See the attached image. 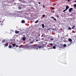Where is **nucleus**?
I'll use <instances>...</instances> for the list:
<instances>
[{
  "instance_id": "nucleus-5",
  "label": "nucleus",
  "mask_w": 76,
  "mask_h": 76,
  "mask_svg": "<svg viewBox=\"0 0 76 76\" xmlns=\"http://www.w3.org/2000/svg\"><path fill=\"white\" fill-rule=\"evenodd\" d=\"M6 40L5 39H3L2 40V43H4L5 42Z\"/></svg>"
},
{
  "instance_id": "nucleus-23",
  "label": "nucleus",
  "mask_w": 76,
  "mask_h": 76,
  "mask_svg": "<svg viewBox=\"0 0 76 76\" xmlns=\"http://www.w3.org/2000/svg\"><path fill=\"white\" fill-rule=\"evenodd\" d=\"M42 17H45V15H42Z\"/></svg>"
},
{
  "instance_id": "nucleus-38",
  "label": "nucleus",
  "mask_w": 76,
  "mask_h": 76,
  "mask_svg": "<svg viewBox=\"0 0 76 76\" xmlns=\"http://www.w3.org/2000/svg\"><path fill=\"white\" fill-rule=\"evenodd\" d=\"M74 2H76V1H75Z\"/></svg>"
},
{
  "instance_id": "nucleus-41",
  "label": "nucleus",
  "mask_w": 76,
  "mask_h": 76,
  "mask_svg": "<svg viewBox=\"0 0 76 76\" xmlns=\"http://www.w3.org/2000/svg\"><path fill=\"white\" fill-rule=\"evenodd\" d=\"M42 37H43V35H42Z\"/></svg>"
},
{
  "instance_id": "nucleus-1",
  "label": "nucleus",
  "mask_w": 76,
  "mask_h": 76,
  "mask_svg": "<svg viewBox=\"0 0 76 76\" xmlns=\"http://www.w3.org/2000/svg\"><path fill=\"white\" fill-rule=\"evenodd\" d=\"M46 42H41L39 43V44L37 47H35L34 48L35 49L37 50L38 49V48H42V46H44Z\"/></svg>"
},
{
  "instance_id": "nucleus-35",
  "label": "nucleus",
  "mask_w": 76,
  "mask_h": 76,
  "mask_svg": "<svg viewBox=\"0 0 76 76\" xmlns=\"http://www.w3.org/2000/svg\"><path fill=\"white\" fill-rule=\"evenodd\" d=\"M43 7L44 8V7H45V5H43Z\"/></svg>"
},
{
  "instance_id": "nucleus-31",
  "label": "nucleus",
  "mask_w": 76,
  "mask_h": 76,
  "mask_svg": "<svg viewBox=\"0 0 76 76\" xmlns=\"http://www.w3.org/2000/svg\"><path fill=\"white\" fill-rule=\"evenodd\" d=\"M19 48H21V47H20V46H19Z\"/></svg>"
},
{
  "instance_id": "nucleus-29",
  "label": "nucleus",
  "mask_w": 76,
  "mask_h": 76,
  "mask_svg": "<svg viewBox=\"0 0 76 76\" xmlns=\"http://www.w3.org/2000/svg\"><path fill=\"white\" fill-rule=\"evenodd\" d=\"M70 1V0H68L67 1H68V2H69V1Z\"/></svg>"
},
{
  "instance_id": "nucleus-22",
  "label": "nucleus",
  "mask_w": 76,
  "mask_h": 76,
  "mask_svg": "<svg viewBox=\"0 0 76 76\" xmlns=\"http://www.w3.org/2000/svg\"><path fill=\"white\" fill-rule=\"evenodd\" d=\"M53 19H54V20H55V21H56V19H55V18H54Z\"/></svg>"
},
{
  "instance_id": "nucleus-26",
  "label": "nucleus",
  "mask_w": 76,
  "mask_h": 76,
  "mask_svg": "<svg viewBox=\"0 0 76 76\" xmlns=\"http://www.w3.org/2000/svg\"><path fill=\"white\" fill-rule=\"evenodd\" d=\"M56 17H57V18H59V16H58V15H57V16H56Z\"/></svg>"
},
{
  "instance_id": "nucleus-33",
  "label": "nucleus",
  "mask_w": 76,
  "mask_h": 76,
  "mask_svg": "<svg viewBox=\"0 0 76 76\" xmlns=\"http://www.w3.org/2000/svg\"><path fill=\"white\" fill-rule=\"evenodd\" d=\"M15 40V39H11V41H13V40Z\"/></svg>"
},
{
  "instance_id": "nucleus-28",
  "label": "nucleus",
  "mask_w": 76,
  "mask_h": 76,
  "mask_svg": "<svg viewBox=\"0 0 76 76\" xmlns=\"http://www.w3.org/2000/svg\"><path fill=\"white\" fill-rule=\"evenodd\" d=\"M50 40H51V41H53V39H50Z\"/></svg>"
},
{
  "instance_id": "nucleus-11",
  "label": "nucleus",
  "mask_w": 76,
  "mask_h": 76,
  "mask_svg": "<svg viewBox=\"0 0 76 76\" xmlns=\"http://www.w3.org/2000/svg\"><path fill=\"white\" fill-rule=\"evenodd\" d=\"M12 47V45H9L8 46L9 48H11Z\"/></svg>"
},
{
  "instance_id": "nucleus-39",
  "label": "nucleus",
  "mask_w": 76,
  "mask_h": 76,
  "mask_svg": "<svg viewBox=\"0 0 76 76\" xmlns=\"http://www.w3.org/2000/svg\"><path fill=\"white\" fill-rule=\"evenodd\" d=\"M48 30H49L50 29H48Z\"/></svg>"
},
{
  "instance_id": "nucleus-20",
  "label": "nucleus",
  "mask_w": 76,
  "mask_h": 76,
  "mask_svg": "<svg viewBox=\"0 0 76 76\" xmlns=\"http://www.w3.org/2000/svg\"><path fill=\"white\" fill-rule=\"evenodd\" d=\"M66 44H64V45H63V46H64V47H66Z\"/></svg>"
},
{
  "instance_id": "nucleus-27",
  "label": "nucleus",
  "mask_w": 76,
  "mask_h": 76,
  "mask_svg": "<svg viewBox=\"0 0 76 76\" xmlns=\"http://www.w3.org/2000/svg\"><path fill=\"white\" fill-rule=\"evenodd\" d=\"M39 41V40H38V39H37V40H36V42H37V41Z\"/></svg>"
},
{
  "instance_id": "nucleus-15",
  "label": "nucleus",
  "mask_w": 76,
  "mask_h": 76,
  "mask_svg": "<svg viewBox=\"0 0 76 76\" xmlns=\"http://www.w3.org/2000/svg\"><path fill=\"white\" fill-rule=\"evenodd\" d=\"M19 9V10H21V7H18V8Z\"/></svg>"
},
{
  "instance_id": "nucleus-13",
  "label": "nucleus",
  "mask_w": 76,
  "mask_h": 76,
  "mask_svg": "<svg viewBox=\"0 0 76 76\" xmlns=\"http://www.w3.org/2000/svg\"><path fill=\"white\" fill-rule=\"evenodd\" d=\"M34 40H33L31 41V42H30L31 44L33 43V42H34Z\"/></svg>"
},
{
  "instance_id": "nucleus-19",
  "label": "nucleus",
  "mask_w": 76,
  "mask_h": 76,
  "mask_svg": "<svg viewBox=\"0 0 76 76\" xmlns=\"http://www.w3.org/2000/svg\"><path fill=\"white\" fill-rule=\"evenodd\" d=\"M74 6L75 8L76 7V4H74Z\"/></svg>"
},
{
  "instance_id": "nucleus-25",
  "label": "nucleus",
  "mask_w": 76,
  "mask_h": 76,
  "mask_svg": "<svg viewBox=\"0 0 76 76\" xmlns=\"http://www.w3.org/2000/svg\"><path fill=\"white\" fill-rule=\"evenodd\" d=\"M16 47H19V46L18 45H16L15 46Z\"/></svg>"
},
{
  "instance_id": "nucleus-34",
  "label": "nucleus",
  "mask_w": 76,
  "mask_h": 76,
  "mask_svg": "<svg viewBox=\"0 0 76 76\" xmlns=\"http://www.w3.org/2000/svg\"><path fill=\"white\" fill-rule=\"evenodd\" d=\"M75 27V26H74L73 27V28H74Z\"/></svg>"
},
{
  "instance_id": "nucleus-6",
  "label": "nucleus",
  "mask_w": 76,
  "mask_h": 76,
  "mask_svg": "<svg viewBox=\"0 0 76 76\" xmlns=\"http://www.w3.org/2000/svg\"><path fill=\"white\" fill-rule=\"evenodd\" d=\"M20 32L19 31H15V33L16 34H18Z\"/></svg>"
},
{
  "instance_id": "nucleus-10",
  "label": "nucleus",
  "mask_w": 76,
  "mask_h": 76,
  "mask_svg": "<svg viewBox=\"0 0 76 76\" xmlns=\"http://www.w3.org/2000/svg\"><path fill=\"white\" fill-rule=\"evenodd\" d=\"M69 7L68 5L66 6V10H67L68 9Z\"/></svg>"
},
{
  "instance_id": "nucleus-17",
  "label": "nucleus",
  "mask_w": 76,
  "mask_h": 76,
  "mask_svg": "<svg viewBox=\"0 0 76 76\" xmlns=\"http://www.w3.org/2000/svg\"><path fill=\"white\" fill-rule=\"evenodd\" d=\"M38 22V20H37L35 22V23H37Z\"/></svg>"
},
{
  "instance_id": "nucleus-37",
  "label": "nucleus",
  "mask_w": 76,
  "mask_h": 76,
  "mask_svg": "<svg viewBox=\"0 0 76 76\" xmlns=\"http://www.w3.org/2000/svg\"><path fill=\"white\" fill-rule=\"evenodd\" d=\"M39 4H40V2H39Z\"/></svg>"
},
{
  "instance_id": "nucleus-24",
  "label": "nucleus",
  "mask_w": 76,
  "mask_h": 76,
  "mask_svg": "<svg viewBox=\"0 0 76 76\" xmlns=\"http://www.w3.org/2000/svg\"><path fill=\"white\" fill-rule=\"evenodd\" d=\"M53 45V44H52V43H50V45Z\"/></svg>"
},
{
  "instance_id": "nucleus-32",
  "label": "nucleus",
  "mask_w": 76,
  "mask_h": 76,
  "mask_svg": "<svg viewBox=\"0 0 76 76\" xmlns=\"http://www.w3.org/2000/svg\"><path fill=\"white\" fill-rule=\"evenodd\" d=\"M52 9L53 10V9H54V8L53 7V8H52Z\"/></svg>"
},
{
  "instance_id": "nucleus-16",
  "label": "nucleus",
  "mask_w": 76,
  "mask_h": 76,
  "mask_svg": "<svg viewBox=\"0 0 76 76\" xmlns=\"http://www.w3.org/2000/svg\"><path fill=\"white\" fill-rule=\"evenodd\" d=\"M66 10H66V9H65V10H63V12H65Z\"/></svg>"
},
{
  "instance_id": "nucleus-7",
  "label": "nucleus",
  "mask_w": 76,
  "mask_h": 76,
  "mask_svg": "<svg viewBox=\"0 0 76 76\" xmlns=\"http://www.w3.org/2000/svg\"><path fill=\"white\" fill-rule=\"evenodd\" d=\"M26 40V38L25 37H23V41H25Z\"/></svg>"
},
{
  "instance_id": "nucleus-14",
  "label": "nucleus",
  "mask_w": 76,
  "mask_h": 76,
  "mask_svg": "<svg viewBox=\"0 0 76 76\" xmlns=\"http://www.w3.org/2000/svg\"><path fill=\"white\" fill-rule=\"evenodd\" d=\"M42 27L43 28H44V25L43 24H42Z\"/></svg>"
},
{
  "instance_id": "nucleus-12",
  "label": "nucleus",
  "mask_w": 76,
  "mask_h": 76,
  "mask_svg": "<svg viewBox=\"0 0 76 76\" xmlns=\"http://www.w3.org/2000/svg\"><path fill=\"white\" fill-rule=\"evenodd\" d=\"M25 20H23L21 21V23H25Z\"/></svg>"
},
{
  "instance_id": "nucleus-36",
  "label": "nucleus",
  "mask_w": 76,
  "mask_h": 76,
  "mask_svg": "<svg viewBox=\"0 0 76 76\" xmlns=\"http://www.w3.org/2000/svg\"><path fill=\"white\" fill-rule=\"evenodd\" d=\"M74 28H73V27L72 28V29H74Z\"/></svg>"
},
{
  "instance_id": "nucleus-30",
  "label": "nucleus",
  "mask_w": 76,
  "mask_h": 76,
  "mask_svg": "<svg viewBox=\"0 0 76 76\" xmlns=\"http://www.w3.org/2000/svg\"><path fill=\"white\" fill-rule=\"evenodd\" d=\"M51 18H53V19L54 18L53 17H51Z\"/></svg>"
},
{
  "instance_id": "nucleus-4",
  "label": "nucleus",
  "mask_w": 76,
  "mask_h": 76,
  "mask_svg": "<svg viewBox=\"0 0 76 76\" xmlns=\"http://www.w3.org/2000/svg\"><path fill=\"white\" fill-rule=\"evenodd\" d=\"M73 8H70L69 10V12H71Z\"/></svg>"
},
{
  "instance_id": "nucleus-2",
  "label": "nucleus",
  "mask_w": 76,
  "mask_h": 76,
  "mask_svg": "<svg viewBox=\"0 0 76 76\" xmlns=\"http://www.w3.org/2000/svg\"><path fill=\"white\" fill-rule=\"evenodd\" d=\"M26 48L28 49H29L31 48V45H28L26 46Z\"/></svg>"
},
{
  "instance_id": "nucleus-21",
  "label": "nucleus",
  "mask_w": 76,
  "mask_h": 76,
  "mask_svg": "<svg viewBox=\"0 0 76 76\" xmlns=\"http://www.w3.org/2000/svg\"><path fill=\"white\" fill-rule=\"evenodd\" d=\"M68 29H69L70 30H71V28L70 27H69V28H68Z\"/></svg>"
},
{
  "instance_id": "nucleus-40",
  "label": "nucleus",
  "mask_w": 76,
  "mask_h": 76,
  "mask_svg": "<svg viewBox=\"0 0 76 76\" xmlns=\"http://www.w3.org/2000/svg\"><path fill=\"white\" fill-rule=\"evenodd\" d=\"M38 36H40V35H39Z\"/></svg>"
},
{
  "instance_id": "nucleus-9",
  "label": "nucleus",
  "mask_w": 76,
  "mask_h": 76,
  "mask_svg": "<svg viewBox=\"0 0 76 76\" xmlns=\"http://www.w3.org/2000/svg\"><path fill=\"white\" fill-rule=\"evenodd\" d=\"M12 46L13 47H15V46H16V44L15 43V44H13L12 45Z\"/></svg>"
},
{
  "instance_id": "nucleus-3",
  "label": "nucleus",
  "mask_w": 76,
  "mask_h": 76,
  "mask_svg": "<svg viewBox=\"0 0 76 76\" xmlns=\"http://www.w3.org/2000/svg\"><path fill=\"white\" fill-rule=\"evenodd\" d=\"M4 45H5L4 47H7L9 45V43H6L5 44H4Z\"/></svg>"
},
{
  "instance_id": "nucleus-18",
  "label": "nucleus",
  "mask_w": 76,
  "mask_h": 76,
  "mask_svg": "<svg viewBox=\"0 0 76 76\" xmlns=\"http://www.w3.org/2000/svg\"><path fill=\"white\" fill-rule=\"evenodd\" d=\"M53 48L55 49L56 48V47L55 46L53 47Z\"/></svg>"
},
{
  "instance_id": "nucleus-8",
  "label": "nucleus",
  "mask_w": 76,
  "mask_h": 76,
  "mask_svg": "<svg viewBox=\"0 0 76 76\" xmlns=\"http://www.w3.org/2000/svg\"><path fill=\"white\" fill-rule=\"evenodd\" d=\"M68 41L69 42H71L72 41V40L71 39H69Z\"/></svg>"
}]
</instances>
